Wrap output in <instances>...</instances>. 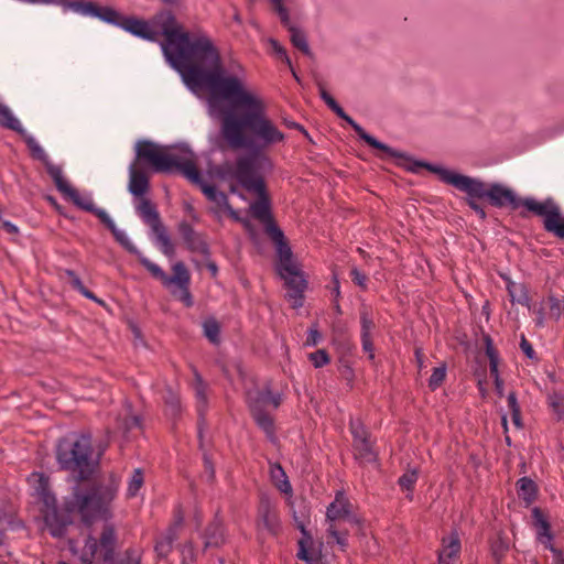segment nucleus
I'll return each mask as SVG.
<instances>
[{"label": "nucleus", "instance_id": "nucleus-49", "mask_svg": "<svg viewBox=\"0 0 564 564\" xmlns=\"http://www.w3.org/2000/svg\"><path fill=\"white\" fill-rule=\"evenodd\" d=\"M373 328V322L368 316L367 312L361 314V336H370Z\"/></svg>", "mask_w": 564, "mask_h": 564}, {"label": "nucleus", "instance_id": "nucleus-17", "mask_svg": "<svg viewBox=\"0 0 564 564\" xmlns=\"http://www.w3.org/2000/svg\"><path fill=\"white\" fill-rule=\"evenodd\" d=\"M115 540V532L111 528H106L104 530L100 539V545H98L94 538H88L84 546V554L82 556L83 562L85 564H90L91 560L95 557L108 561L113 550Z\"/></svg>", "mask_w": 564, "mask_h": 564}, {"label": "nucleus", "instance_id": "nucleus-58", "mask_svg": "<svg viewBox=\"0 0 564 564\" xmlns=\"http://www.w3.org/2000/svg\"><path fill=\"white\" fill-rule=\"evenodd\" d=\"M486 354L489 358V361L492 360V358L498 359V355L495 348L492 347L491 339L489 337H486Z\"/></svg>", "mask_w": 564, "mask_h": 564}, {"label": "nucleus", "instance_id": "nucleus-30", "mask_svg": "<svg viewBox=\"0 0 564 564\" xmlns=\"http://www.w3.org/2000/svg\"><path fill=\"white\" fill-rule=\"evenodd\" d=\"M150 228H151L153 235L155 236V241L160 246L162 252L166 256H172L173 254V245H172L164 227L162 226L161 221L154 224Z\"/></svg>", "mask_w": 564, "mask_h": 564}, {"label": "nucleus", "instance_id": "nucleus-8", "mask_svg": "<svg viewBox=\"0 0 564 564\" xmlns=\"http://www.w3.org/2000/svg\"><path fill=\"white\" fill-rule=\"evenodd\" d=\"M115 486L93 487L86 491L76 489L73 499L66 507L69 512H78L85 522L106 519L109 516V506L115 499Z\"/></svg>", "mask_w": 564, "mask_h": 564}, {"label": "nucleus", "instance_id": "nucleus-19", "mask_svg": "<svg viewBox=\"0 0 564 564\" xmlns=\"http://www.w3.org/2000/svg\"><path fill=\"white\" fill-rule=\"evenodd\" d=\"M460 539L456 531L442 538L437 564H455L460 556Z\"/></svg>", "mask_w": 564, "mask_h": 564}, {"label": "nucleus", "instance_id": "nucleus-51", "mask_svg": "<svg viewBox=\"0 0 564 564\" xmlns=\"http://www.w3.org/2000/svg\"><path fill=\"white\" fill-rule=\"evenodd\" d=\"M350 274L355 284L362 289H366L367 276L364 273H361L357 268H354Z\"/></svg>", "mask_w": 564, "mask_h": 564}, {"label": "nucleus", "instance_id": "nucleus-46", "mask_svg": "<svg viewBox=\"0 0 564 564\" xmlns=\"http://www.w3.org/2000/svg\"><path fill=\"white\" fill-rule=\"evenodd\" d=\"M269 43L272 47V50L274 51V53L283 61L285 62L290 67H291V61L285 52V50L283 48V46L280 45V43L278 41H275L274 39H270L269 40Z\"/></svg>", "mask_w": 564, "mask_h": 564}, {"label": "nucleus", "instance_id": "nucleus-41", "mask_svg": "<svg viewBox=\"0 0 564 564\" xmlns=\"http://www.w3.org/2000/svg\"><path fill=\"white\" fill-rule=\"evenodd\" d=\"M417 480L416 469L405 471L399 479V484L403 489L411 490Z\"/></svg>", "mask_w": 564, "mask_h": 564}, {"label": "nucleus", "instance_id": "nucleus-57", "mask_svg": "<svg viewBox=\"0 0 564 564\" xmlns=\"http://www.w3.org/2000/svg\"><path fill=\"white\" fill-rule=\"evenodd\" d=\"M520 347L522 349V351L529 357V358H533V348L532 346L530 345V343L524 338L522 337V340H521V344H520Z\"/></svg>", "mask_w": 564, "mask_h": 564}, {"label": "nucleus", "instance_id": "nucleus-64", "mask_svg": "<svg viewBox=\"0 0 564 564\" xmlns=\"http://www.w3.org/2000/svg\"><path fill=\"white\" fill-rule=\"evenodd\" d=\"M80 293L88 299L97 301V299L94 296V294L91 292H89L88 290H86L85 288L80 291Z\"/></svg>", "mask_w": 564, "mask_h": 564}, {"label": "nucleus", "instance_id": "nucleus-26", "mask_svg": "<svg viewBox=\"0 0 564 564\" xmlns=\"http://www.w3.org/2000/svg\"><path fill=\"white\" fill-rule=\"evenodd\" d=\"M521 205L524 206L528 210L543 216L544 219L550 215L557 205L552 199H546L544 202H538L534 198H525L521 200Z\"/></svg>", "mask_w": 564, "mask_h": 564}, {"label": "nucleus", "instance_id": "nucleus-38", "mask_svg": "<svg viewBox=\"0 0 564 564\" xmlns=\"http://www.w3.org/2000/svg\"><path fill=\"white\" fill-rule=\"evenodd\" d=\"M549 405L560 416L564 415V395L560 392H552L547 397Z\"/></svg>", "mask_w": 564, "mask_h": 564}, {"label": "nucleus", "instance_id": "nucleus-39", "mask_svg": "<svg viewBox=\"0 0 564 564\" xmlns=\"http://www.w3.org/2000/svg\"><path fill=\"white\" fill-rule=\"evenodd\" d=\"M445 377H446V366L445 365L434 368V370L429 379V387L432 390L437 389L443 383Z\"/></svg>", "mask_w": 564, "mask_h": 564}, {"label": "nucleus", "instance_id": "nucleus-13", "mask_svg": "<svg viewBox=\"0 0 564 564\" xmlns=\"http://www.w3.org/2000/svg\"><path fill=\"white\" fill-rule=\"evenodd\" d=\"M63 9L64 11H73L85 17L98 18L101 21L119 26L123 19V17L110 7H100L83 0L65 1L63 2Z\"/></svg>", "mask_w": 564, "mask_h": 564}, {"label": "nucleus", "instance_id": "nucleus-23", "mask_svg": "<svg viewBox=\"0 0 564 564\" xmlns=\"http://www.w3.org/2000/svg\"><path fill=\"white\" fill-rule=\"evenodd\" d=\"M204 540V547H219L225 542V533L223 523L216 519L214 520L205 530L204 534L202 535Z\"/></svg>", "mask_w": 564, "mask_h": 564}, {"label": "nucleus", "instance_id": "nucleus-18", "mask_svg": "<svg viewBox=\"0 0 564 564\" xmlns=\"http://www.w3.org/2000/svg\"><path fill=\"white\" fill-rule=\"evenodd\" d=\"M326 520L328 525L330 523L339 525L340 522L359 525V519L351 512V505L343 492H338L335 500L327 508Z\"/></svg>", "mask_w": 564, "mask_h": 564}, {"label": "nucleus", "instance_id": "nucleus-4", "mask_svg": "<svg viewBox=\"0 0 564 564\" xmlns=\"http://www.w3.org/2000/svg\"><path fill=\"white\" fill-rule=\"evenodd\" d=\"M270 166L271 162L265 155L252 154L242 155L235 163H225L221 171L224 177L237 181L247 191L260 196L250 206V209L256 218L265 224L267 232L269 225H275L270 219L269 204L264 197V184L260 171Z\"/></svg>", "mask_w": 564, "mask_h": 564}, {"label": "nucleus", "instance_id": "nucleus-6", "mask_svg": "<svg viewBox=\"0 0 564 564\" xmlns=\"http://www.w3.org/2000/svg\"><path fill=\"white\" fill-rule=\"evenodd\" d=\"M268 235L275 246L278 256V270L281 278L289 288L288 297L292 301L294 307L302 305V294L306 288V280L300 271L293 252L285 241L284 235L276 226L269 225Z\"/></svg>", "mask_w": 564, "mask_h": 564}, {"label": "nucleus", "instance_id": "nucleus-7", "mask_svg": "<svg viewBox=\"0 0 564 564\" xmlns=\"http://www.w3.org/2000/svg\"><path fill=\"white\" fill-rule=\"evenodd\" d=\"M56 455L63 469L77 473L80 479H85L93 473L100 453L95 455L90 437L80 435L76 440H62Z\"/></svg>", "mask_w": 564, "mask_h": 564}, {"label": "nucleus", "instance_id": "nucleus-12", "mask_svg": "<svg viewBox=\"0 0 564 564\" xmlns=\"http://www.w3.org/2000/svg\"><path fill=\"white\" fill-rule=\"evenodd\" d=\"M48 174L53 178L57 189L69 200H72L79 208L94 213L98 217V212H105L101 208H97L94 204L93 196L90 193H80L74 188L67 180L63 176L62 169L57 165L52 164L48 159L43 161Z\"/></svg>", "mask_w": 564, "mask_h": 564}, {"label": "nucleus", "instance_id": "nucleus-5", "mask_svg": "<svg viewBox=\"0 0 564 564\" xmlns=\"http://www.w3.org/2000/svg\"><path fill=\"white\" fill-rule=\"evenodd\" d=\"M132 163L142 169L147 164L153 172L161 173L177 169L192 183L199 182L196 156L186 145L167 150L153 142L139 141L135 144V160Z\"/></svg>", "mask_w": 564, "mask_h": 564}, {"label": "nucleus", "instance_id": "nucleus-27", "mask_svg": "<svg viewBox=\"0 0 564 564\" xmlns=\"http://www.w3.org/2000/svg\"><path fill=\"white\" fill-rule=\"evenodd\" d=\"M532 517L534 520V524L536 527L538 540L545 546H549L551 543L552 536H551L549 524H547L546 520L544 519L542 512L538 508L533 509Z\"/></svg>", "mask_w": 564, "mask_h": 564}, {"label": "nucleus", "instance_id": "nucleus-36", "mask_svg": "<svg viewBox=\"0 0 564 564\" xmlns=\"http://www.w3.org/2000/svg\"><path fill=\"white\" fill-rule=\"evenodd\" d=\"M519 485V495L523 497L524 500L531 501L535 494V485L529 478H521L518 481Z\"/></svg>", "mask_w": 564, "mask_h": 564}, {"label": "nucleus", "instance_id": "nucleus-54", "mask_svg": "<svg viewBox=\"0 0 564 564\" xmlns=\"http://www.w3.org/2000/svg\"><path fill=\"white\" fill-rule=\"evenodd\" d=\"M508 549V542L503 540H499V542L495 543L492 545V553L496 557H499L502 555V553Z\"/></svg>", "mask_w": 564, "mask_h": 564}, {"label": "nucleus", "instance_id": "nucleus-20", "mask_svg": "<svg viewBox=\"0 0 564 564\" xmlns=\"http://www.w3.org/2000/svg\"><path fill=\"white\" fill-rule=\"evenodd\" d=\"M259 527L272 534H275L280 527L276 506L268 497H262L260 501Z\"/></svg>", "mask_w": 564, "mask_h": 564}, {"label": "nucleus", "instance_id": "nucleus-21", "mask_svg": "<svg viewBox=\"0 0 564 564\" xmlns=\"http://www.w3.org/2000/svg\"><path fill=\"white\" fill-rule=\"evenodd\" d=\"M128 191L137 197L143 196L149 191V176L137 163H131L129 166Z\"/></svg>", "mask_w": 564, "mask_h": 564}, {"label": "nucleus", "instance_id": "nucleus-22", "mask_svg": "<svg viewBox=\"0 0 564 564\" xmlns=\"http://www.w3.org/2000/svg\"><path fill=\"white\" fill-rule=\"evenodd\" d=\"M98 218L110 229L116 240L129 252L139 254L140 252L135 248V246L130 240L129 236L126 231L119 229L112 218L108 215L107 212H98Z\"/></svg>", "mask_w": 564, "mask_h": 564}, {"label": "nucleus", "instance_id": "nucleus-24", "mask_svg": "<svg viewBox=\"0 0 564 564\" xmlns=\"http://www.w3.org/2000/svg\"><path fill=\"white\" fill-rule=\"evenodd\" d=\"M270 477L273 485L279 489L282 494L288 495V503H291L292 496V486L289 481V478L284 471V469L279 464H272L270 466Z\"/></svg>", "mask_w": 564, "mask_h": 564}, {"label": "nucleus", "instance_id": "nucleus-16", "mask_svg": "<svg viewBox=\"0 0 564 564\" xmlns=\"http://www.w3.org/2000/svg\"><path fill=\"white\" fill-rule=\"evenodd\" d=\"M173 275L165 274L162 283L171 290V293L183 302L186 306L193 304L191 293L188 291L189 273L182 262L173 265Z\"/></svg>", "mask_w": 564, "mask_h": 564}, {"label": "nucleus", "instance_id": "nucleus-10", "mask_svg": "<svg viewBox=\"0 0 564 564\" xmlns=\"http://www.w3.org/2000/svg\"><path fill=\"white\" fill-rule=\"evenodd\" d=\"M247 400L257 424L273 440V421L264 410L280 405V394H272L267 388L248 391Z\"/></svg>", "mask_w": 564, "mask_h": 564}, {"label": "nucleus", "instance_id": "nucleus-32", "mask_svg": "<svg viewBox=\"0 0 564 564\" xmlns=\"http://www.w3.org/2000/svg\"><path fill=\"white\" fill-rule=\"evenodd\" d=\"M137 212L142 220L150 227L160 221L158 212L148 199H142L138 204Z\"/></svg>", "mask_w": 564, "mask_h": 564}, {"label": "nucleus", "instance_id": "nucleus-31", "mask_svg": "<svg viewBox=\"0 0 564 564\" xmlns=\"http://www.w3.org/2000/svg\"><path fill=\"white\" fill-rule=\"evenodd\" d=\"M150 228H151L153 235L155 236V241L160 246L162 252L166 256H172L173 254V245H172L164 227L162 226L161 221L154 224Z\"/></svg>", "mask_w": 564, "mask_h": 564}, {"label": "nucleus", "instance_id": "nucleus-42", "mask_svg": "<svg viewBox=\"0 0 564 564\" xmlns=\"http://www.w3.org/2000/svg\"><path fill=\"white\" fill-rule=\"evenodd\" d=\"M310 360L315 368H321L329 362V357L324 349H319L310 354Z\"/></svg>", "mask_w": 564, "mask_h": 564}, {"label": "nucleus", "instance_id": "nucleus-61", "mask_svg": "<svg viewBox=\"0 0 564 564\" xmlns=\"http://www.w3.org/2000/svg\"><path fill=\"white\" fill-rule=\"evenodd\" d=\"M489 364H490V373H491L492 378L496 379L497 377H500L499 370H498V359L492 358V360H490Z\"/></svg>", "mask_w": 564, "mask_h": 564}, {"label": "nucleus", "instance_id": "nucleus-56", "mask_svg": "<svg viewBox=\"0 0 564 564\" xmlns=\"http://www.w3.org/2000/svg\"><path fill=\"white\" fill-rule=\"evenodd\" d=\"M508 406L510 409V412H517L518 410H520L514 392H511L508 395Z\"/></svg>", "mask_w": 564, "mask_h": 564}, {"label": "nucleus", "instance_id": "nucleus-33", "mask_svg": "<svg viewBox=\"0 0 564 564\" xmlns=\"http://www.w3.org/2000/svg\"><path fill=\"white\" fill-rule=\"evenodd\" d=\"M204 335L213 344L220 341V327L217 321L208 318L203 323Z\"/></svg>", "mask_w": 564, "mask_h": 564}, {"label": "nucleus", "instance_id": "nucleus-25", "mask_svg": "<svg viewBox=\"0 0 564 564\" xmlns=\"http://www.w3.org/2000/svg\"><path fill=\"white\" fill-rule=\"evenodd\" d=\"M180 230H181V234H182L184 240L186 241V243L188 245V247L191 249L196 250L202 253L207 252L208 247H207L206 242L203 240V238L198 234H196L193 230V228L188 224H186V223L181 224Z\"/></svg>", "mask_w": 564, "mask_h": 564}, {"label": "nucleus", "instance_id": "nucleus-11", "mask_svg": "<svg viewBox=\"0 0 564 564\" xmlns=\"http://www.w3.org/2000/svg\"><path fill=\"white\" fill-rule=\"evenodd\" d=\"M28 482L34 494L42 499L48 508L44 516V521L50 533L53 536H61L64 533L66 521L58 519V513L55 508V498L50 495L47 489V478L41 473H32L28 477Z\"/></svg>", "mask_w": 564, "mask_h": 564}, {"label": "nucleus", "instance_id": "nucleus-35", "mask_svg": "<svg viewBox=\"0 0 564 564\" xmlns=\"http://www.w3.org/2000/svg\"><path fill=\"white\" fill-rule=\"evenodd\" d=\"M144 478L143 473L141 469H135L128 482V489L127 495L128 497L132 498L138 495L140 491L142 485H143Z\"/></svg>", "mask_w": 564, "mask_h": 564}, {"label": "nucleus", "instance_id": "nucleus-53", "mask_svg": "<svg viewBox=\"0 0 564 564\" xmlns=\"http://www.w3.org/2000/svg\"><path fill=\"white\" fill-rule=\"evenodd\" d=\"M321 339V334L316 328H311L307 333L306 345L315 346Z\"/></svg>", "mask_w": 564, "mask_h": 564}, {"label": "nucleus", "instance_id": "nucleus-50", "mask_svg": "<svg viewBox=\"0 0 564 564\" xmlns=\"http://www.w3.org/2000/svg\"><path fill=\"white\" fill-rule=\"evenodd\" d=\"M173 538L169 536L156 543L155 550L160 556H165L172 547Z\"/></svg>", "mask_w": 564, "mask_h": 564}, {"label": "nucleus", "instance_id": "nucleus-14", "mask_svg": "<svg viewBox=\"0 0 564 564\" xmlns=\"http://www.w3.org/2000/svg\"><path fill=\"white\" fill-rule=\"evenodd\" d=\"M273 6L274 11L280 18L281 23L288 28L291 33V42L292 44L303 52L305 55L310 56L312 54L310 45L307 43L305 34L297 28H295L291 22L290 9L288 8V3L296 7L297 0H269Z\"/></svg>", "mask_w": 564, "mask_h": 564}, {"label": "nucleus", "instance_id": "nucleus-15", "mask_svg": "<svg viewBox=\"0 0 564 564\" xmlns=\"http://www.w3.org/2000/svg\"><path fill=\"white\" fill-rule=\"evenodd\" d=\"M0 124L2 127H6L8 129H11L15 132H18L20 135L23 137L25 140L30 151L32 152V155L40 160V161H46L47 155L44 152V150L41 148V145L37 143V141L26 132V130L21 124L20 120L13 115L11 109L0 102Z\"/></svg>", "mask_w": 564, "mask_h": 564}, {"label": "nucleus", "instance_id": "nucleus-43", "mask_svg": "<svg viewBox=\"0 0 564 564\" xmlns=\"http://www.w3.org/2000/svg\"><path fill=\"white\" fill-rule=\"evenodd\" d=\"M467 195L466 202L467 205L479 216V218H486V212L481 205L477 203V198H486V196H474L470 193H465Z\"/></svg>", "mask_w": 564, "mask_h": 564}, {"label": "nucleus", "instance_id": "nucleus-1", "mask_svg": "<svg viewBox=\"0 0 564 564\" xmlns=\"http://www.w3.org/2000/svg\"><path fill=\"white\" fill-rule=\"evenodd\" d=\"M206 88L207 112L221 118V133L232 149H248L252 154L282 143L284 133L268 117L267 105L257 93L246 87V72L240 64L224 69L220 57L202 78L199 91Z\"/></svg>", "mask_w": 564, "mask_h": 564}, {"label": "nucleus", "instance_id": "nucleus-40", "mask_svg": "<svg viewBox=\"0 0 564 564\" xmlns=\"http://www.w3.org/2000/svg\"><path fill=\"white\" fill-rule=\"evenodd\" d=\"M140 262L152 273L153 276L163 281L165 279V272L155 263L143 257L141 253L138 254Z\"/></svg>", "mask_w": 564, "mask_h": 564}, {"label": "nucleus", "instance_id": "nucleus-45", "mask_svg": "<svg viewBox=\"0 0 564 564\" xmlns=\"http://www.w3.org/2000/svg\"><path fill=\"white\" fill-rule=\"evenodd\" d=\"M350 430L354 435L355 444L360 442L361 440L367 438V432L360 422L352 421L350 423Z\"/></svg>", "mask_w": 564, "mask_h": 564}, {"label": "nucleus", "instance_id": "nucleus-52", "mask_svg": "<svg viewBox=\"0 0 564 564\" xmlns=\"http://www.w3.org/2000/svg\"><path fill=\"white\" fill-rule=\"evenodd\" d=\"M197 185L200 186L203 193L207 196L208 199H213V197L219 192L217 191L214 186H210V185H207V184H204L202 177L199 176V182L196 183Z\"/></svg>", "mask_w": 564, "mask_h": 564}, {"label": "nucleus", "instance_id": "nucleus-9", "mask_svg": "<svg viewBox=\"0 0 564 564\" xmlns=\"http://www.w3.org/2000/svg\"><path fill=\"white\" fill-rule=\"evenodd\" d=\"M319 96L324 100V102L341 119H344L348 124L351 126V128L356 131V133L359 135L360 139H362L371 148L378 149L383 151L389 158H392L394 162L401 166L404 167L406 164L409 158L411 155L398 151L393 148H390L389 145L380 142L369 133H367L364 128L358 124L351 117H349L344 109L337 104V101L332 97L330 94H328L325 88H319Z\"/></svg>", "mask_w": 564, "mask_h": 564}, {"label": "nucleus", "instance_id": "nucleus-47", "mask_svg": "<svg viewBox=\"0 0 564 564\" xmlns=\"http://www.w3.org/2000/svg\"><path fill=\"white\" fill-rule=\"evenodd\" d=\"M181 555L183 564H191L195 560L194 546L192 542H188L183 546Z\"/></svg>", "mask_w": 564, "mask_h": 564}, {"label": "nucleus", "instance_id": "nucleus-62", "mask_svg": "<svg viewBox=\"0 0 564 564\" xmlns=\"http://www.w3.org/2000/svg\"><path fill=\"white\" fill-rule=\"evenodd\" d=\"M511 417H512V422L513 424L520 429L522 426L521 424V412L520 410H518L517 412H511Z\"/></svg>", "mask_w": 564, "mask_h": 564}, {"label": "nucleus", "instance_id": "nucleus-55", "mask_svg": "<svg viewBox=\"0 0 564 564\" xmlns=\"http://www.w3.org/2000/svg\"><path fill=\"white\" fill-rule=\"evenodd\" d=\"M361 339H362L364 350L369 352L370 359H373L375 355H373V348H372V343L370 340V336H361Z\"/></svg>", "mask_w": 564, "mask_h": 564}, {"label": "nucleus", "instance_id": "nucleus-48", "mask_svg": "<svg viewBox=\"0 0 564 564\" xmlns=\"http://www.w3.org/2000/svg\"><path fill=\"white\" fill-rule=\"evenodd\" d=\"M194 389H195V394H196L197 401L199 403L204 404L207 400L206 387L203 383L202 378L199 376H196V382H195Z\"/></svg>", "mask_w": 564, "mask_h": 564}, {"label": "nucleus", "instance_id": "nucleus-28", "mask_svg": "<svg viewBox=\"0 0 564 564\" xmlns=\"http://www.w3.org/2000/svg\"><path fill=\"white\" fill-rule=\"evenodd\" d=\"M507 283V290L512 303H519L522 305H529V296L527 289L523 284L516 283L509 278L503 276Z\"/></svg>", "mask_w": 564, "mask_h": 564}, {"label": "nucleus", "instance_id": "nucleus-63", "mask_svg": "<svg viewBox=\"0 0 564 564\" xmlns=\"http://www.w3.org/2000/svg\"><path fill=\"white\" fill-rule=\"evenodd\" d=\"M72 275V284L74 285V288H76L79 292L85 288L82 283V281L76 276L74 275L73 273H70Z\"/></svg>", "mask_w": 564, "mask_h": 564}, {"label": "nucleus", "instance_id": "nucleus-34", "mask_svg": "<svg viewBox=\"0 0 564 564\" xmlns=\"http://www.w3.org/2000/svg\"><path fill=\"white\" fill-rule=\"evenodd\" d=\"M327 533L335 540L341 551H346L348 547L347 532L339 529V525L330 523L327 529Z\"/></svg>", "mask_w": 564, "mask_h": 564}, {"label": "nucleus", "instance_id": "nucleus-37", "mask_svg": "<svg viewBox=\"0 0 564 564\" xmlns=\"http://www.w3.org/2000/svg\"><path fill=\"white\" fill-rule=\"evenodd\" d=\"M356 451L358 455L367 462H373L376 459V455L372 452V447L368 438L361 440L360 442L355 444Z\"/></svg>", "mask_w": 564, "mask_h": 564}, {"label": "nucleus", "instance_id": "nucleus-2", "mask_svg": "<svg viewBox=\"0 0 564 564\" xmlns=\"http://www.w3.org/2000/svg\"><path fill=\"white\" fill-rule=\"evenodd\" d=\"M120 28L149 41L164 36L161 48L167 63L195 95L199 93L202 78L220 57L207 35L185 32L171 11H162L151 21L123 18Z\"/></svg>", "mask_w": 564, "mask_h": 564}, {"label": "nucleus", "instance_id": "nucleus-3", "mask_svg": "<svg viewBox=\"0 0 564 564\" xmlns=\"http://www.w3.org/2000/svg\"><path fill=\"white\" fill-rule=\"evenodd\" d=\"M423 167L437 175L443 183L463 193H470L474 196H486L490 204L496 207L509 206L512 209H517L521 206V199L518 198L517 194L511 188L500 184L487 186L479 178L460 174L441 164H431L410 156L403 169L412 173H417Z\"/></svg>", "mask_w": 564, "mask_h": 564}, {"label": "nucleus", "instance_id": "nucleus-59", "mask_svg": "<svg viewBox=\"0 0 564 564\" xmlns=\"http://www.w3.org/2000/svg\"><path fill=\"white\" fill-rule=\"evenodd\" d=\"M7 555H9L8 547L3 542V532L0 529V561H2Z\"/></svg>", "mask_w": 564, "mask_h": 564}, {"label": "nucleus", "instance_id": "nucleus-44", "mask_svg": "<svg viewBox=\"0 0 564 564\" xmlns=\"http://www.w3.org/2000/svg\"><path fill=\"white\" fill-rule=\"evenodd\" d=\"M213 202H215L218 206H221V207H225V209L230 214V216L238 220L239 217H238V214L237 212H235L228 204V199H227V196L221 193V192H218L212 199Z\"/></svg>", "mask_w": 564, "mask_h": 564}, {"label": "nucleus", "instance_id": "nucleus-29", "mask_svg": "<svg viewBox=\"0 0 564 564\" xmlns=\"http://www.w3.org/2000/svg\"><path fill=\"white\" fill-rule=\"evenodd\" d=\"M544 227L547 231L564 238V217L561 216L558 207L544 219Z\"/></svg>", "mask_w": 564, "mask_h": 564}, {"label": "nucleus", "instance_id": "nucleus-60", "mask_svg": "<svg viewBox=\"0 0 564 564\" xmlns=\"http://www.w3.org/2000/svg\"><path fill=\"white\" fill-rule=\"evenodd\" d=\"M495 381V388H496V392L497 394L501 398L503 397V393H505V389H503V381L500 377H497L496 379H494Z\"/></svg>", "mask_w": 564, "mask_h": 564}]
</instances>
